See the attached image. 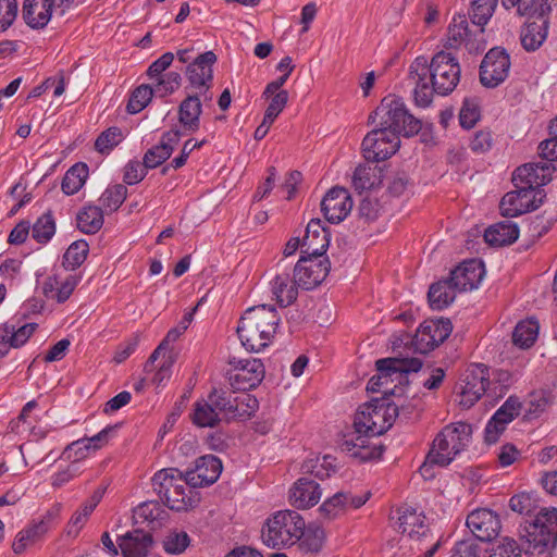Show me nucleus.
<instances>
[{
  "instance_id": "18",
  "label": "nucleus",
  "mask_w": 557,
  "mask_h": 557,
  "mask_svg": "<svg viewBox=\"0 0 557 557\" xmlns=\"http://www.w3.org/2000/svg\"><path fill=\"white\" fill-rule=\"evenodd\" d=\"M292 271V264L283 259L275 265V274L270 281L271 293L282 308L290 306L298 297L299 286Z\"/></svg>"
},
{
  "instance_id": "56",
  "label": "nucleus",
  "mask_w": 557,
  "mask_h": 557,
  "mask_svg": "<svg viewBox=\"0 0 557 557\" xmlns=\"http://www.w3.org/2000/svg\"><path fill=\"white\" fill-rule=\"evenodd\" d=\"M509 507L515 512L530 516L537 506L535 499L530 494L520 493L510 498Z\"/></svg>"
},
{
  "instance_id": "37",
  "label": "nucleus",
  "mask_w": 557,
  "mask_h": 557,
  "mask_svg": "<svg viewBox=\"0 0 557 557\" xmlns=\"http://www.w3.org/2000/svg\"><path fill=\"white\" fill-rule=\"evenodd\" d=\"M383 177V169L369 163L359 164L352 175V185L356 190L362 193L380 186Z\"/></svg>"
},
{
  "instance_id": "6",
  "label": "nucleus",
  "mask_w": 557,
  "mask_h": 557,
  "mask_svg": "<svg viewBox=\"0 0 557 557\" xmlns=\"http://www.w3.org/2000/svg\"><path fill=\"white\" fill-rule=\"evenodd\" d=\"M305 520L295 510H281L268 519L263 543L271 548L292 546L304 535Z\"/></svg>"
},
{
  "instance_id": "44",
  "label": "nucleus",
  "mask_w": 557,
  "mask_h": 557,
  "mask_svg": "<svg viewBox=\"0 0 557 557\" xmlns=\"http://www.w3.org/2000/svg\"><path fill=\"white\" fill-rule=\"evenodd\" d=\"M512 384L511 373L507 370H490L488 397L493 399L502 398Z\"/></svg>"
},
{
  "instance_id": "45",
  "label": "nucleus",
  "mask_w": 557,
  "mask_h": 557,
  "mask_svg": "<svg viewBox=\"0 0 557 557\" xmlns=\"http://www.w3.org/2000/svg\"><path fill=\"white\" fill-rule=\"evenodd\" d=\"M55 233V221L48 211L44 213L32 226V236L39 244L48 243Z\"/></svg>"
},
{
  "instance_id": "39",
  "label": "nucleus",
  "mask_w": 557,
  "mask_h": 557,
  "mask_svg": "<svg viewBox=\"0 0 557 557\" xmlns=\"http://www.w3.org/2000/svg\"><path fill=\"white\" fill-rule=\"evenodd\" d=\"M181 481H187L186 474H183L175 468L162 469L152 478V488L159 495L160 499L169 494L174 486H178Z\"/></svg>"
},
{
  "instance_id": "53",
  "label": "nucleus",
  "mask_w": 557,
  "mask_h": 557,
  "mask_svg": "<svg viewBox=\"0 0 557 557\" xmlns=\"http://www.w3.org/2000/svg\"><path fill=\"white\" fill-rule=\"evenodd\" d=\"M329 458V456H324L322 460H320V458H311L304 461L301 466L302 473L311 474L319 480L329 478L331 474Z\"/></svg>"
},
{
  "instance_id": "13",
  "label": "nucleus",
  "mask_w": 557,
  "mask_h": 557,
  "mask_svg": "<svg viewBox=\"0 0 557 557\" xmlns=\"http://www.w3.org/2000/svg\"><path fill=\"white\" fill-rule=\"evenodd\" d=\"M546 197L544 190L533 191L530 186L516 187L500 200L499 209L503 216L513 218L536 210Z\"/></svg>"
},
{
  "instance_id": "35",
  "label": "nucleus",
  "mask_w": 557,
  "mask_h": 557,
  "mask_svg": "<svg viewBox=\"0 0 557 557\" xmlns=\"http://www.w3.org/2000/svg\"><path fill=\"white\" fill-rule=\"evenodd\" d=\"M201 112L198 95H189L180 104L178 121L186 131L194 133L199 129Z\"/></svg>"
},
{
  "instance_id": "58",
  "label": "nucleus",
  "mask_w": 557,
  "mask_h": 557,
  "mask_svg": "<svg viewBox=\"0 0 557 557\" xmlns=\"http://www.w3.org/2000/svg\"><path fill=\"white\" fill-rule=\"evenodd\" d=\"M121 131L117 127H110L102 132L95 143V148L100 153L108 152L120 143Z\"/></svg>"
},
{
  "instance_id": "7",
  "label": "nucleus",
  "mask_w": 557,
  "mask_h": 557,
  "mask_svg": "<svg viewBox=\"0 0 557 557\" xmlns=\"http://www.w3.org/2000/svg\"><path fill=\"white\" fill-rule=\"evenodd\" d=\"M235 394V389L228 391L214 387L208 395L219 416L222 414V419H225L227 422L232 420H248L259 407V401L253 395L247 393Z\"/></svg>"
},
{
  "instance_id": "54",
  "label": "nucleus",
  "mask_w": 557,
  "mask_h": 557,
  "mask_svg": "<svg viewBox=\"0 0 557 557\" xmlns=\"http://www.w3.org/2000/svg\"><path fill=\"white\" fill-rule=\"evenodd\" d=\"M480 120V108L474 99L466 98L459 112V122L463 128H472Z\"/></svg>"
},
{
  "instance_id": "41",
  "label": "nucleus",
  "mask_w": 557,
  "mask_h": 557,
  "mask_svg": "<svg viewBox=\"0 0 557 557\" xmlns=\"http://www.w3.org/2000/svg\"><path fill=\"white\" fill-rule=\"evenodd\" d=\"M77 227L85 234H96L103 225V211L97 206H87L78 212Z\"/></svg>"
},
{
  "instance_id": "42",
  "label": "nucleus",
  "mask_w": 557,
  "mask_h": 557,
  "mask_svg": "<svg viewBox=\"0 0 557 557\" xmlns=\"http://www.w3.org/2000/svg\"><path fill=\"white\" fill-rule=\"evenodd\" d=\"M87 177V165L84 163L74 164L70 170H67L62 180L61 188L63 193L66 195H74L83 187Z\"/></svg>"
},
{
  "instance_id": "17",
  "label": "nucleus",
  "mask_w": 557,
  "mask_h": 557,
  "mask_svg": "<svg viewBox=\"0 0 557 557\" xmlns=\"http://www.w3.org/2000/svg\"><path fill=\"white\" fill-rule=\"evenodd\" d=\"M510 58L505 49L492 48L484 57L480 66V82L487 88H495L508 76Z\"/></svg>"
},
{
  "instance_id": "2",
  "label": "nucleus",
  "mask_w": 557,
  "mask_h": 557,
  "mask_svg": "<svg viewBox=\"0 0 557 557\" xmlns=\"http://www.w3.org/2000/svg\"><path fill=\"white\" fill-rule=\"evenodd\" d=\"M280 320L274 306L260 305L247 309L237 326L243 346L250 351H260L268 347L276 333Z\"/></svg>"
},
{
  "instance_id": "59",
  "label": "nucleus",
  "mask_w": 557,
  "mask_h": 557,
  "mask_svg": "<svg viewBox=\"0 0 557 557\" xmlns=\"http://www.w3.org/2000/svg\"><path fill=\"white\" fill-rule=\"evenodd\" d=\"M91 448L87 445L86 440L81 438L71 444H69L62 453V457H65L69 460H72L73 463L85 459Z\"/></svg>"
},
{
  "instance_id": "9",
  "label": "nucleus",
  "mask_w": 557,
  "mask_h": 557,
  "mask_svg": "<svg viewBox=\"0 0 557 557\" xmlns=\"http://www.w3.org/2000/svg\"><path fill=\"white\" fill-rule=\"evenodd\" d=\"M398 522V530L407 534L411 541L417 542L418 550H424L423 557H432L435 554L441 542L434 540L422 512H418L412 507H403L399 509Z\"/></svg>"
},
{
  "instance_id": "63",
  "label": "nucleus",
  "mask_w": 557,
  "mask_h": 557,
  "mask_svg": "<svg viewBox=\"0 0 557 557\" xmlns=\"http://www.w3.org/2000/svg\"><path fill=\"white\" fill-rule=\"evenodd\" d=\"M270 98H271V100L265 110L264 116L269 117V120L275 121V119L278 116V114L284 110L285 106L287 104L288 91L281 90Z\"/></svg>"
},
{
  "instance_id": "62",
  "label": "nucleus",
  "mask_w": 557,
  "mask_h": 557,
  "mask_svg": "<svg viewBox=\"0 0 557 557\" xmlns=\"http://www.w3.org/2000/svg\"><path fill=\"white\" fill-rule=\"evenodd\" d=\"M16 13V0H0V30H5L14 22Z\"/></svg>"
},
{
  "instance_id": "61",
  "label": "nucleus",
  "mask_w": 557,
  "mask_h": 557,
  "mask_svg": "<svg viewBox=\"0 0 557 557\" xmlns=\"http://www.w3.org/2000/svg\"><path fill=\"white\" fill-rule=\"evenodd\" d=\"M147 174V168L139 161L132 160L125 165L123 181L127 185H134L141 182Z\"/></svg>"
},
{
  "instance_id": "49",
  "label": "nucleus",
  "mask_w": 557,
  "mask_h": 557,
  "mask_svg": "<svg viewBox=\"0 0 557 557\" xmlns=\"http://www.w3.org/2000/svg\"><path fill=\"white\" fill-rule=\"evenodd\" d=\"M154 89L149 85H140L134 89L126 106L129 114H136L144 110L152 99Z\"/></svg>"
},
{
  "instance_id": "57",
  "label": "nucleus",
  "mask_w": 557,
  "mask_h": 557,
  "mask_svg": "<svg viewBox=\"0 0 557 557\" xmlns=\"http://www.w3.org/2000/svg\"><path fill=\"white\" fill-rule=\"evenodd\" d=\"M189 544L186 532H171L163 541V548L169 554H181Z\"/></svg>"
},
{
  "instance_id": "21",
  "label": "nucleus",
  "mask_w": 557,
  "mask_h": 557,
  "mask_svg": "<svg viewBox=\"0 0 557 557\" xmlns=\"http://www.w3.org/2000/svg\"><path fill=\"white\" fill-rule=\"evenodd\" d=\"M222 471L221 460L213 455L201 456L196 459L195 467L185 472L190 487H202L213 484Z\"/></svg>"
},
{
  "instance_id": "43",
  "label": "nucleus",
  "mask_w": 557,
  "mask_h": 557,
  "mask_svg": "<svg viewBox=\"0 0 557 557\" xmlns=\"http://www.w3.org/2000/svg\"><path fill=\"white\" fill-rule=\"evenodd\" d=\"M539 333V324L535 321L527 320L519 322L512 332V342L520 348L531 347Z\"/></svg>"
},
{
  "instance_id": "31",
  "label": "nucleus",
  "mask_w": 557,
  "mask_h": 557,
  "mask_svg": "<svg viewBox=\"0 0 557 557\" xmlns=\"http://www.w3.org/2000/svg\"><path fill=\"white\" fill-rule=\"evenodd\" d=\"M329 233L320 219H312L306 228L301 240V253L308 256H322L329 247Z\"/></svg>"
},
{
  "instance_id": "22",
  "label": "nucleus",
  "mask_w": 557,
  "mask_h": 557,
  "mask_svg": "<svg viewBox=\"0 0 557 557\" xmlns=\"http://www.w3.org/2000/svg\"><path fill=\"white\" fill-rule=\"evenodd\" d=\"M521 403L518 397L510 396L497 409L485 428V441L488 444L497 442L499 435L505 431L506 425L520 414Z\"/></svg>"
},
{
  "instance_id": "15",
  "label": "nucleus",
  "mask_w": 557,
  "mask_h": 557,
  "mask_svg": "<svg viewBox=\"0 0 557 557\" xmlns=\"http://www.w3.org/2000/svg\"><path fill=\"white\" fill-rule=\"evenodd\" d=\"M459 405L471 408L483 395L488 397L490 368L483 363L471 364L465 374Z\"/></svg>"
},
{
  "instance_id": "26",
  "label": "nucleus",
  "mask_w": 557,
  "mask_h": 557,
  "mask_svg": "<svg viewBox=\"0 0 557 557\" xmlns=\"http://www.w3.org/2000/svg\"><path fill=\"white\" fill-rule=\"evenodd\" d=\"M58 515L57 511L49 510L46 515L36 522H33L25 529L21 530L12 544V549L16 555L23 554L27 547L39 542L45 534L49 531L51 522Z\"/></svg>"
},
{
  "instance_id": "38",
  "label": "nucleus",
  "mask_w": 557,
  "mask_h": 557,
  "mask_svg": "<svg viewBox=\"0 0 557 557\" xmlns=\"http://www.w3.org/2000/svg\"><path fill=\"white\" fill-rule=\"evenodd\" d=\"M189 484L187 481H181L178 486H174L169 494L161 498L164 505H166L170 509L175 511L187 510L189 507H193L197 502L191 496L193 491L189 488Z\"/></svg>"
},
{
  "instance_id": "46",
  "label": "nucleus",
  "mask_w": 557,
  "mask_h": 557,
  "mask_svg": "<svg viewBox=\"0 0 557 557\" xmlns=\"http://www.w3.org/2000/svg\"><path fill=\"white\" fill-rule=\"evenodd\" d=\"M127 196V188L123 184H116L108 187L101 195L99 201L101 209H106L109 212L116 211L124 202Z\"/></svg>"
},
{
  "instance_id": "16",
  "label": "nucleus",
  "mask_w": 557,
  "mask_h": 557,
  "mask_svg": "<svg viewBox=\"0 0 557 557\" xmlns=\"http://www.w3.org/2000/svg\"><path fill=\"white\" fill-rule=\"evenodd\" d=\"M320 257L301 253L298 262L294 267L292 265V272L300 288L312 289L326 277L330 271V261L320 259Z\"/></svg>"
},
{
  "instance_id": "34",
  "label": "nucleus",
  "mask_w": 557,
  "mask_h": 557,
  "mask_svg": "<svg viewBox=\"0 0 557 557\" xmlns=\"http://www.w3.org/2000/svg\"><path fill=\"white\" fill-rule=\"evenodd\" d=\"M519 237V227L511 221H502L491 225L484 233L485 242L491 246H507Z\"/></svg>"
},
{
  "instance_id": "19",
  "label": "nucleus",
  "mask_w": 557,
  "mask_h": 557,
  "mask_svg": "<svg viewBox=\"0 0 557 557\" xmlns=\"http://www.w3.org/2000/svg\"><path fill=\"white\" fill-rule=\"evenodd\" d=\"M555 166L550 162L527 163L517 168L512 173L515 187L530 186L533 191L543 190L542 186L552 181Z\"/></svg>"
},
{
  "instance_id": "23",
  "label": "nucleus",
  "mask_w": 557,
  "mask_h": 557,
  "mask_svg": "<svg viewBox=\"0 0 557 557\" xmlns=\"http://www.w3.org/2000/svg\"><path fill=\"white\" fill-rule=\"evenodd\" d=\"M352 208V199L347 189L333 187L321 201V210L330 223L342 222Z\"/></svg>"
},
{
  "instance_id": "33",
  "label": "nucleus",
  "mask_w": 557,
  "mask_h": 557,
  "mask_svg": "<svg viewBox=\"0 0 557 557\" xmlns=\"http://www.w3.org/2000/svg\"><path fill=\"white\" fill-rule=\"evenodd\" d=\"M51 0H25L23 5V18L32 28H42L51 17Z\"/></svg>"
},
{
  "instance_id": "52",
  "label": "nucleus",
  "mask_w": 557,
  "mask_h": 557,
  "mask_svg": "<svg viewBox=\"0 0 557 557\" xmlns=\"http://www.w3.org/2000/svg\"><path fill=\"white\" fill-rule=\"evenodd\" d=\"M506 9L517 8L519 15L530 14L531 12H550L546 0H502Z\"/></svg>"
},
{
  "instance_id": "60",
  "label": "nucleus",
  "mask_w": 557,
  "mask_h": 557,
  "mask_svg": "<svg viewBox=\"0 0 557 557\" xmlns=\"http://www.w3.org/2000/svg\"><path fill=\"white\" fill-rule=\"evenodd\" d=\"M136 515L145 521L153 522L162 519L164 509L157 500L145 502L136 508Z\"/></svg>"
},
{
  "instance_id": "14",
  "label": "nucleus",
  "mask_w": 557,
  "mask_h": 557,
  "mask_svg": "<svg viewBox=\"0 0 557 557\" xmlns=\"http://www.w3.org/2000/svg\"><path fill=\"white\" fill-rule=\"evenodd\" d=\"M453 331L449 319L425 320L417 330L412 338L414 350L420 354H428L444 343Z\"/></svg>"
},
{
  "instance_id": "24",
  "label": "nucleus",
  "mask_w": 557,
  "mask_h": 557,
  "mask_svg": "<svg viewBox=\"0 0 557 557\" xmlns=\"http://www.w3.org/2000/svg\"><path fill=\"white\" fill-rule=\"evenodd\" d=\"M484 274L485 268L483 262L478 259H470L451 270L448 278L458 292H467L476 288Z\"/></svg>"
},
{
  "instance_id": "1",
  "label": "nucleus",
  "mask_w": 557,
  "mask_h": 557,
  "mask_svg": "<svg viewBox=\"0 0 557 557\" xmlns=\"http://www.w3.org/2000/svg\"><path fill=\"white\" fill-rule=\"evenodd\" d=\"M458 60L446 51L433 55L430 62L426 58L418 57L409 67V79L414 84V101L419 107H428L433 95H449L460 81Z\"/></svg>"
},
{
  "instance_id": "30",
  "label": "nucleus",
  "mask_w": 557,
  "mask_h": 557,
  "mask_svg": "<svg viewBox=\"0 0 557 557\" xmlns=\"http://www.w3.org/2000/svg\"><path fill=\"white\" fill-rule=\"evenodd\" d=\"M183 133L177 128L163 133L160 143L146 151L143 159L145 168L154 169L166 161L174 151Z\"/></svg>"
},
{
  "instance_id": "10",
  "label": "nucleus",
  "mask_w": 557,
  "mask_h": 557,
  "mask_svg": "<svg viewBox=\"0 0 557 557\" xmlns=\"http://www.w3.org/2000/svg\"><path fill=\"white\" fill-rule=\"evenodd\" d=\"M465 47L469 53H481L486 48L484 27L469 28L466 15L455 16L447 29L445 48L458 49Z\"/></svg>"
},
{
  "instance_id": "29",
  "label": "nucleus",
  "mask_w": 557,
  "mask_h": 557,
  "mask_svg": "<svg viewBox=\"0 0 557 557\" xmlns=\"http://www.w3.org/2000/svg\"><path fill=\"white\" fill-rule=\"evenodd\" d=\"M321 496L320 485L308 476L299 478L289 490V502L297 509L313 507Z\"/></svg>"
},
{
  "instance_id": "5",
  "label": "nucleus",
  "mask_w": 557,
  "mask_h": 557,
  "mask_svg": "<svg viewBox=\"0 0 557 557\" xmlns=\"http://www.w3.org/2000/svg\"><path fill=\"white\" fill-rule=\"evenodd\" d=\"M472 428L466 422H458L445 426L433 441V447L426 456V462L448 466L456 455L462 451L470 443Z\"/></svg>"
},
{
  "instance_id": "8",
  "label": "nucleus",
  "mask_w": 557,
  "mask_h": 557,
  "mask_svg": "<svg viewBox=\"0 0 557 557\" xmlns=\"http://www.w3.org/2000/svg\"><path fill=\"white\" fill-rule=\"evenodd\" d=\"M423 363L419 358H383L375 362L377 374L373 375L367 385V391L375 393L388 382L408 384L407 375L421 370Z\"/></svg>"
},
{
  "instance_id": "25",
  "label": "nucleus",
  "mask_w": 557,
  "mask_h": 557,
  "mask_svg": "<svg viewBox=\"0 0 557 557\" xmlns=\"http://www.w3.org/2000/svg\"><path fill=\"white\" fill-rule=\"evenodd\" d=\"M218 58L213 51L200 53L186 67V76L190 85L197 89L209 90L213 81L212 66Z\"/></svg>"
},
{
  "instance_id": "27",
  "label": "nucleus",
  "mask_w": 557,
  "mask_h": 557,
  "mask_svg": "<svg viewBox=\"0 0 557 557\" xmlns=\"http://www.w3.org/2000/svg\"><path fill=\"white\" fill-rule=\"evenodd\" d=\"M549 12H531L529 15H536L533 21H528L520 30V41L522 47L529 51H536L546 40L548 34L549 21L547 14Z\"/></svg>"
},
{
  "instance_id": "12",
  "label": "nucleus",
  "mask_w": 557,
  "mask_h": 557,
  "mask_svg": "<svg viewBox=\"0 0 557 557\" xmlns=\"http://www.w3.org/2000/svg\"><path fill=\"white\" fill-rule=\"evenodd\" d=\"M233 369L227 371L230 385L235 391L246 392L253 389L263 381L265 370L262 361L257 358L245 360H230Z\"/></svg>"
},
{
  "instance_id": "3",
  "label": "nucleus",
  "mask_w": 557,
  "mask_h": 557,
  "mask_svg": "<svg viewBox=\"0 0 557 557\" xmlns=\"http://www.w3.org/2000/svg\"><path fill=\"white\" fill-rule=\"evenodd\" d=\"M525 554H543L557 542V508H542L520 530Z\"/></svg>"
},
{
  "instance_id": "4",
  "label": "nucleus",
  "mask_w": 557,
  "mask_h": 557,
  "mask_svg": "<svg viewBox=\"0 0 557 557\" xmlns=\"http://www.w3.org/2000/svg\"><path fill=\"white\" fill-rule=\"evenodd\" d=\"M369 119H372L373 123L377 120L376 126H384L396 133L397 136L411 137L421 129L420 120L414 117L404 101L394 95L384 97Z\"/></svg>"
},
{
  "instance_id": "28",
  "label": "nucleus",
  "mask_w": 557,
  "mask_h": 557,
  "mask_svg": "<svg viewBox=\"0 0 557 557\" xmlns=\"http://www.w3.org/2000/svg\"><path fill=\"white\" fill-rule=\"evenodd\" d=\"M368 409L371 411V425L368 426L371 435H381L385 433L397 417L398 406L387 399H372L368 403Z\"/></svg>"
},
{
  "instance_id": "64",
  "label": "nucleus",
  "mask_w": 557,
  "mask_h": 557,
  "mask_svg": "<svg viewBox=\"0 0 557 557\" xmlns=\"http://www.w3.org/2000/svg\"><path fill=\"white\" fill-rule=\"evenodd\" d=\"M450 557H480V546L473 540L460 541Z\"/></svg>"
},
{
  "instance_id": "50",
  "label": "nucleus",
  "mask_w": 557,
  "mask_h": 557,
  "mask_svg": "<svg viewBox=\"0 0 557 557\" xmlns=\"http://www.w3.org/2000/svg\"><path fill=\"white\" fill-rule=\"evenodd\" d=\"M88 250L89 246L83 239L72 243L63 255V265L66 269H76L86 260Z\"/></svg>"
},
{
  "instance_id": "40",
  "label": "nucleus",
  "mask_w": 557,
  "mask_h": 557,
  "mask_svg": "<svg viewBox=\"0 0 557 557\" xmlns=\"http://www.w3.org/2000/svg\"><path fill=\"white\" fill-rule=\"evenodd\" d=\"M190 419L193 423L199 428H214L222 421V418L219 416L209 398L207 400H198L194 404Z\"/></svg>"
},
{
  "instance_id": "11",
  "label": "nucleus",
  "mask_w": 557,
  "mask_h": 557,
  "mask_svg": "<svg viewBox=\"0 0 557 557\" xmlns=\"http://www.w3.org/2000/svg\"><path fill=\"white\" fill-rule=\"evenodd\" d=\"M400 139L396 133L384 126L369 132L361 144L363 157L370 162H380L391 158L399 148Z\"/></svg>"
},
{
  "instance_id": "32",
  "label": "nucleus",
  "mask_w": 557,
  "mask_h": 557,
  "mask_svg": "<svg viewBox=\"0 0 557 557\" xmlns=\"http://www.w3.org/2000/svg\"><path fill=\"white\" fill-rule=\"evenodd\" d=\"M152 545V535L138 529L127 532L119 539V547L123 557H146Z\"/></svg>"
},
{
  "instance_id": "55",
  "label": "nucleus",
  "mask_w": 557,
  "mask_h": 557,
  "mask_svg": "<svg viewBox=\"0 0 557 557\" xmlns=\"http://www.w3.org/2000/svg\"><path fill=\"white\" fill-rule=\"evenodd\" d=\"M181 83L182 76L178 72H168L158 78V83L153 89L160 97H165L173 94L181 86Z\"/></svg>"
},
{
  "instance_id": "20",
  "label": "nucleus",
  "mask_w": 557,
  "mask_h": 557,
  "mask_svg": "<svg viewBox=\"0 0 557 557\" xmlns=\"http://www.w3.org/2000/svg\"><path fill=\"white\" fill-rule=\"evenodd\" d=\"M466 524L470 532L480 541H491L500 531V520L497 513L487 508H479L471 511Z\"/></svg>"
},
{
  "instance_id": "51",
  "label": "nucleus",
  "mask_w": 557,
  "mask_h": 557,
  "mask_svg": "<svg viewBox=\"0 0 557 557\" xmlns=\"http://www.w3.org/2000/svg\"><path fill=\"white\" fill-rule=\"evenodd\" d=\"M524 545H519L511 537H504L497 545L486 552L485 557H521Z\"/></svg>"
},
{
  "instance_id": "36",
  "label": "nucleus",
  "mask_w": 557,
  "mask_h": 557,
  "mask_svg": "<svg viewBox=\"0 0 557 557\" xmlns=\"http://www.w3.org/2000/svg\"><path fill=\"white\" fill-rule=\"evenodd\" d=\"M458 289L455 288L449 278L433 283L428 293L429 304L434 310H443L456 298Z\"/></svg>"
},
{
  "instance_id": "47",
  "label": "nucleus",
  "mask_w": 557,
  "mask_h": 557,
  "mask_svg": "<svg viewBox=\"0 0 557 557\" xmlns=\"http://www.w3.org/2000/svg\"><path fill=\"white\" fill-rule=\"evenodd\" d=\"M348 504V493L338 492L332 497L327 498L319 508L321 515L327 519L333 520L341 516Z\"/></svg>"
},
{
  "instance_id": "48",
  "label": "nucleus",
  "mask_w": 557,
  "mask_h": 557,
  "mask_svg": "<svg viewBox=\"0 0 557 557\" xmlns=\"http://www.w3.org/2000/svg\"><path fill=\"white\" fill-rule=\"evenodd\" d=\"M325 532L321 527L308 525L304 528V535L300 537V547L309 553H318L323 545Z\"/></svg>"
}]
</instances>
